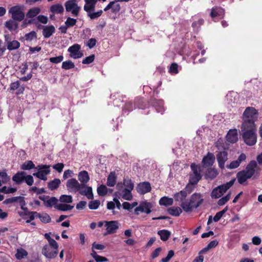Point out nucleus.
<instances>
[{
  "label": "nucleus",
  "instance_id": "1",
  "mask_svg": "<svg viewBox=\"0 0 262 262\" xmlns=\"http://www.w3.org/2000/svg\"><path fill=\"white\" fill-rule=\"evenodd\" d=\"M66 185L69 192L72 193L79 192L81 195L86 196L89 200L94 198L92 188L87 185L80 184L75 178H71L68 180Z\"/></svg>",
  "mask_w": 262,
  "mask_h": 262
},
{
  "label": "nucleus",
  "instance_id": "2",
  "mask_svg": "<svg viewBox=\"0 0 262 262\" xmlns=\"http://www.w3.org/2000/svg\"><path fill=\"white\" fill-rule=\"evenodd\" d=\"M257 163L255 161H251L246 166L245 170L239 171L236 175L238 182L243 184L248 179L253 177V179H257L259 175Z\"/></svg>",
  "mask_w": 262,
  "mask_h": 262
},
{
  "label": "nucleus",
  "instance_id": "3",
  "mask_svg": "<svg viewBox=\"0 0 262 262\" xmlns=\"http://www.w3.org/2000/svg\"><path fill=\"white\" fill-rule=\"evenodd\" d=\"M257 111L252 107H247L243 113V123L242 127L245 128L256 127L255 122L257 120Z\"/></svg>",
  "mask_w": 262,
  "mask_h": 262
},
{
  "label": "nucleus",
  "instance_id": "4",
  "mask_svg": "<svg viewBox=\"0 0 262 262\" xmlns=\"http://www.w3.org/2000/svg\"><path fill=\"white\" fill-rule=\"evenodd\" d=\"M204 199L200 193H194L189 201H185L181 204L183 209L187 212H191L193 208H197L203 203Z\"/></svg>",
  "mask_w": 262,
  "mask_h": 262
},
{
  "label": "nucleus",
  "instance_id": "5",
  "mask_svg": "<svg viewBox=\"0 0 262 262\" xmlns=\"http://www.w3.org/2000/svg\"><path fill=\"white\" fill-rule=\"evenodd\" d=\"M241 129L243 132V139L245 143L249 146L254 145L257 141L256 127H247V128L241 127Z\"/></svg>",
  "mask_w": 262,
  "mask_h": 262
},
{
  "label": "nucleus",
  "instance_id": "6",
  "mask_svg": "<svg viewBox=\"0 0 262 262\" xmlns=\"http://www.w3.org/2000/svg\"><path fill=\"white\" fill-rule=\"evenodd\" d=\"M24 7L21 5H16L11 7L9 10V14L11 15V18L14 20L21 21L25 17L24 12Z\"/></svg>",
  "mask_w": 262,
  "mask_h": 262
},
{
  "label": "nucleus",
  "instance_id": "7",
  "mask_svg": "<svg viewBox=\"0 0 262 262\" xmlns=\"http://www.w3.org/2000/svg\"><path fill=\"white\" fill-rule=\"evenodd\" d=\"M190 167L192 173L190 175L189 182L191 184H196L202 178V168L194 163H192Z\"/></svg>",
  "mask_w": 262,
  "mask_h": 262
},
{
  "label": "nucleus",
  "instance_id": "8",
  "mask_svg": "<svg viewBox=\"0 0 262 262\" xmlns=\"http://www.w3.org/2000/svg\"><path fill=\"white\" fill-rule=\"evenodd\" d=\"M66 11L70 12L73 16H78L81 7L78 6L76 0H68L64 4Z\"/></svg>",
  "mask_w": 262,
  "mask_h": 262
},
{
  "label": "nucleus",
  "instance_id": "9",
  "mask_svg": "<svg viewBox=\"0 0 262 262\" xmlns=\"http://www.w3.org/2000/svg\"><path fill=\"white\" fill-rule=\"evenodd\" d=\"M58 245H46L42 249V253L48 258H53L58 254Z\"/></svg>",
  "mask_w": 262,
  "mask_h": 262
},
{
  "label": "nucleus",
  "instance_id": "10",
  "mask_svg": "<svg viewBox=\"0 0 262 262\" xmlns=\"http://www.w3.org/2000/svg\"><path fill=\"white\" fill-rule=\"evenodd\" d=\"M50 166L47 165H39L36 167L38 169L37 172L34 173L33 175L40 180L46 181L47 175L50 172Z\"/></svg>",
  "mask_w": 262,
  "mask_h": 262
},
{
  "label": "nucleus",
  "instance_id": "11",
  "mask_svg": "<svg viewBox=\"0 0 262 262\" xmlns=\"http://www.w3.org/2000/svg\"><path fill=\"white\" fill-rule=\"evenodd\" d=\"M152 204L147 201L141 202L139 205L136 207L134 209V213L136 215H139V212H144L146 214H149L151 212Z\"/></svg>",
  "mask_w": 262,
  "mask_h": 262
},
{
  "label": "nucleus",
  "instance_id": "12",
  "mask_svg": "<svg viewBox=\"0 0 262 262\" xmlns=\"http://www.w3.org/2000/svg\"><path fill=\"white\" fill-rule=\"evenodd\" d=\"M81 47L76 43L71 46L68 49V52L71 53V57L74 59H77L83 56V54L80 51Z\"/></svg>",
  "mask_w": 262,
  "mask_h": 262
},
{
  "label": "nucleus",
  "instance_id": "13",
  "mask_svg": "<svg viewBox=\"0 0 262 262\" xmlns=\"http://www.w3.org/2000/svg\"><path fill=\"white\" fill-rule=\"evenodd\" d=\"M216 160L219 166L221 169L225 168V163L228 160V153L226 151H220L216 155Z\"/></svg>",
  "mask_w": 262,
  "mask_h": 262
},
{
  "label": "nucleus",
  "instance_id": "14",
  "mask_svg": "<svg viewBox=\"0 0 262 262\" xmlns=\"http://www.w3.org/2000/svg\"><path fill=\"white\" fill-rule=\"evenodd\" d=\"M246 156L245 154H242L239 155L236 160L233 161L229 165H227L226 167L228 169H232L238 167L240 164L246 160Z\"/></svg>",
  "mask_w": 262,
  "mask_h": 262
},
{
  "label": "nucleus",
  "instance_id": "15",
  "mask_svg": "<svg viewBox=\"0 0 262 262\" xmlns=\"http://www.w3.org/2000/svg\"><path fill=\"white\" fill-rule=\"evenodd\" d=\"M137 190L138 192L140 194L146 193L151 190L150 184L146 182L140 183L138 185Z\"/></svg>",
  "mask_w": 262,
  "mask_h": 262
},
{
  "label": "nucleus",
  "instance_id": "16",
  "mask_svg": "<svg viewBox=\"0 0 262 262\" xmlns=\"http://www.w3.org/2000/svg\"><path fill=\"white\" fill-rule=\"evenodd\" d=\"M215 160L214 155L211 152H208L202 160V163L204 167H209L212 166Z\"/></svg>",
  "mask_w": 262,
  "mask_h": 262
},
{
  "label": "nucleus",
  "instance_id": "17",
  "mask_svg": "<svg viewBox=\"0 0 262 262\" xmlns=\"http://www.w3.org/2000/svg\"><path fill=\"white\" fill-rule=\"evenodd\" d=\"M105 227L108 234H112L116 232L118 229V223L117 221L105 222Z\"/></svg>",
  "mask_w": 262,
  "mask_h": 262
},
{
  "label": "nucleus",
  "instance_id": "18",
  "mask_svg": "<svg viewBox=\"0 0 262 262\" xmlns=\"http://www.w3.org/2000/svg\"><path fill=\"white\" fill-rule=\"evenodd\" d=\"M226 140L230 143H234L238 140L236 129H230L226 135Z\"/></svg>",
  "mask_w": 262,
  "mask_h": 262
},
{
  "label": "nucleus",
  "instance_id": "19",
  "mask_svg": "<svg viewBox=\"0 0 262 262\" xmlns=\"http://www.w3.org/2000/svg\"><path fill=\"white\" fill-rule=\"evenodd\" d=\"M18 203L19 206L24 205V197L21 196L12 197L11 198L6 199L3 203L5 204H12L14 203Z\"/></svg>",
  "mask_w": 262,
  "mask_h": 262
},
{
  "label": "nucleus",
  "instance_id": "20",
  "mask_svg": "<svg viewBox=\"0 0 262 262\" xmlns=\"http://www.w3.org/2000/svg\"><path fill=\"white\" fill-rule=\"evenodd\" d=\"M227 140L223 139H219L215 142V147L220 150L222 151L228 150L230 147V144L227 142Z\"/></svg>",
  "mask_w": 262,
  "mask_h": 262
},
{
  "label": "nucleus",
  "instance_id": "21",
  "mask_svg": "<svg viewBox=\"0 0 262 262\" xmlns=\"http://www.w3.org/2000/svg\"><path fill=\"white\" fill-rule=\"evenodd\" d=\"M132 190L124 189L122 192H116L115 194L119 195L124 200L130 201L133 199V195L131 193Z\"/></svg>",
  "mask_w": 262,
  "mask_h": 262
},
{
  "label": "nucleus",
  "instance_id": "22",
  "mask_svg": "<svg viewBox=\"0 0 262 262\" xmlns=\"http://www.w3.org/2000/svg\"><path fill=\"white\" fill-rule=\"evenodd\" d=\"M84 2L85 4L83 9L87 13L95 10L97 0H84Z\"/></svg>",
  "mask_w": 262,
  "mask_h": 262
},
{
  "label": "nucleus",
  "instance_id": "23",
  "mask_svg": "<svg viewBox=\"0 0 262 262\" xmlns=\"http://www.w3.org/2000/svg\"><path fill=\"white\" fill-rule=\"evenodd\" d=\"M26 172L25 171H18L12 177V180L16 184H20L25 181Z\"/></svg>",
  "mask_w": 262,
  "mask_h": 262
},
{
  "label": "nucleus",
  "instance_id": "24",
  "mask_svg": "<svg viewBox=\"0 0 262 262\" xmlns=\"http://www.w3.org/2000/svg\"><path fill=\"white\" fill-rule=\"evenodd\" d=\"M224 14V10L221 7H214L212 8L210 15L212 18L220 17L221 18L223 17Z\"/></svg>",
  "mask_w": 262,
  "mask_h": 262
},
{
  "label": "nucleus",
  "instance_id": "25",
  "mask_svg": "<svg viewBox=\"0 0 262 262\" xmlns=\"http://www.w3.org/2000/svg\"><path fill=\"white\" fill-rule=\"evenodd\" d=\"M78 180L80 182V184H84V185H86V184L90 180V177L89 176L88 172L85 170H83L80 171L78 175Z\"/></svg>",
  "mask_w": 262,
  "mask_h": 262
},
{
  "label": "nucleus",
  "instance_id": "26",
  "mask_svg": "<svg viewBox=\"0 0 262 262\" xmlns=\"http://www.w3.org/2000/svg\"><path fill=\"white\" fill-rule=\"evenodd\" d=\"M55 31V27L52 26H46L42 31V35L45 38H49L50 37Z\"/></svg>",
  "mask_w": 262,
  "mask_h": 262
},
{
  "label": "nucleus",
  "instance_id": "27",
  "mask_svg": "<svg viewBox=\"0 0 262 262\" xmlns=\"http://www.w3.org/2000/svg\"><path fill=\"white\" fill-rule=\"evenodd\" d=\"M50 11L54 14H62L64 11V8L60 4H56L50 7Z\"/></svg>",
  "mask_w": 262,
  "mask_h": 262
},
{
  "label": "nucleus",
  "instance_id": "28",
  "mask_svg": "<svg viewBox=\"0 0 262 262\" xmlns=\"http://www.w3.org/2000/svg\"><path fill=\"white\" fill-rule=\"evenodd\" d=\"M60 183V180L56 178L48 183V187L50 190H54L59 187Z\"/></svg>",
  "mask_w": 262,
  "mask_h": 262
},
{
  "label": "nucleus",
  "instance_id": "29",
  "mask_svg": "<svg viewBox=\"0 0 262 262\" xmlns=\"http://www.w3.org/2000/svg\"><path fill=\"white\" fill-rule=\"evenodd\" d=\"M234 181L235 180H232L225 184L217 187L219 190H220L222 195L228 189H229L233 185Z\"/></svg>",
  "mask_w": 262,
  "mask_h": 262
},
{
  "label": "nucleus",
  "instance_id": "30",
  "mask_svg": "<svg viewBox=\"0 0 262 262\" xmlns=\"http://www.w3.org/2000/svg\"><path fill=\"white\" fill-rule=\"evenodd\" d=\"M13 19H10L5 23V26L9 30L14 31L18 28V24Z\"/></svg>",
  "mask_w": 262,
  "mask_h": 262
},
{
  "label": "nucleus",
  "instance_id": "31",
  "mask_svg": "<svg viewBox=\"0 0 262 262\" xmlns=\"http://www.w3.org/2000/svg\"><path fill=\"white\" fill-rule=\"evenodd\" d=\"M188 193L186 190H181L180 192H178L174 194V198L176 201L184 202L183 201L185 199Z\"/></svg>",
  "mask_w": 262,
  "mask_h": 262
},
{
  "label": "nucleus",
  "instance_id": "32",
  "mask_svg": "<svg viewBox=\"0 0 262 262\" xmlns=\"http://www.w3.org/2000/svg\"><path fill=\"white\" fill-rule=\"evenodd\" d=\"M116 183V176L114 172H111L108 175L107 179V185L110 187H113Z\"/></svg>",
  "mask_w": 262,
  "mask_h": 262
},
{
  "label": "nucleus",
  "instance_id": "33",
  "mask_svg": "<svg viewBox=\"0 0 262 262\" xmlns=\"http://www.w3.org/2000/svg\"><path fill=\"white\" fill-rule=\"evenodd\" d=\"M167 212L172 216H178L182 213V210L179 207H172L167 209Z\"/></svg>",
  "mask_w": 262,
  "mask_h": 262
},
{
  "label": "nucleus",
  "instance_id": "34",
  "mask_svg": "<svg viewBox=\"0 0 262 262\" xmlns=\"http://www.w3.org/2000/svg\"><path fill=\"white\" fill-rule=\"evenodd\" d=\"M40 12V9L38 7H34L28 11L26 16L28 18H33L37 16Z\"/></svg>",
  "mask_w": 262,
  "mask_h": 262
},
{
  "label": "nucleus",
  "instance_id": "35",
  "mask_svg": "<svg viewBox=\"0 0 262 262\" xmlns=\"http://www.w3.org/2000/svg\"><path fill=\"white\" fill-rule=\"evenodd\" d=\"M218 174L217 170L214 168H209L207 169L205 177L206 179H213L215 178Z\"/></svg>",
  "mask_w": 262,
  "mask_h": 262
},
{
  "label": "nucleus",
  "instance_id": "36",
  "mask_svg": "<svg viewBox=\"0 0 262 262\" xmlns=\"http://www.w3.org/2000/svg\"><path fill=\"white\" fill-rule=\"evenodd\" d=\"M19 47L20 43L17 40L7 41V49L10 51L17 49Z\"/></svg>",
  "mask_w": 262,
  "mask_h": 262
},
{
  "label": "nucleus",
  "instance_id": "37",
  "mask_svg": "<svg viewBox=\"0 0 262 262\" xmlns=\"http://www.w3.org/2000/svg\"><path fill=\"white\" fill-rule=\"evenodd\" d=\"M173 202L172 198L164 196L161 198L159 201V204L161 206H168L172 205Z\"/></svg>",
  "mask_w": 262,
  "mask_h": 262
},
{
  "label": "nucleus",
  "instance_id": "38",
  "mask_svg": "<svg viewBox=\"0 0 262 262\" xmlns=\"http://www.w3.org/2000/svg\"><path fill=\"white\" fill-rule=\"evenodd\" d=\"M158 234L160 236L161 240L166 241L170 237L171 233L167 230H162L159 231Z\"/></svg>",
  "mask_w": 262,
  "mask_h": 262
},
{
  "label": "nucleus",
  "instance_id": "39",
  "mask_svg": "<svg viewBox=\"0 0 262 262\" xmlns=\"http://www.w3.org/2000/svg\"><path fill=\"white\" fill-rule=\"evenodd\" d=\"M20 83L19 81H17L11 83L10 89L11 90H15L18 89V92L17 93V94H20L23 93L24 88L23 87L20 88Z\"/></svg>",
  "mask_w": 262,
  "mask_h": 262
},
{
  "label": "nucleus",
  "instance_id": "40",
  "mask_svg": "<svg viewBox=\"0 0 262 262\" xmlns=\"http://www.w3.org/2000/svg\"><path fill=\"white\" fill-rule=\"evenodd\" d=\"M36 216L38 217L40 220L44 223H48L51 222V217L46 213H42L41 214H36Z\"/></svg>",
  "mask_w": 262,
  "mask_h": 262
},
{
  "label": "nucleus",
  "instance_id": "41",
  "mask_svg": "<svg viewBox=\"0 0 262 262\" xmlns=\"http://www.w3.org/2000/svg\"><path fill=\"white\" fill-rule=\"evenodd\" d=\"M34 168L35 165L32 161H27L20 166V168L23 170H30Z\"/></svg>",
  "mask_w": 262,
  "mask_h": 262
},
{
  "label": "nucleus",
  "instance_id": "42",
  "mask_svg": "<svg viewBox=\"0 0 262 262\" xmlns=\"http://www.w3.org/2000/svg\"><path fill=\"white\" fill-rule=\"evenodd\" d=\"M55 208L59 210L65 211L72 210L74 208V206L65 204H59L55 206Z\"/></svg>",
  "mask_w": 262,
  "mask_h": 262
},
{
  "label": "nucleus",
  "instance_id": "43",
  "mask_svg": "<svg viewBox=\"0 0 262 262\" xmlns=\"http://www.w3.org/2000/svg\"><path fill=\"white\" fill-rule=\"evenodd\" d=\"M59 201L61 203H71L73 202V197L71 195H61L59 198Z\"/></svg>",
  "mask_w": 262,
  "mask_h": 262
},
{
  "label": "nucleus",
  "instance_id": "44",
  "mask_svg": "<svg viewBox=\"0 0 262 262\" xmlns=\"http://www.w3.org/2000/svg\"><path fill=\"white\" fill-rule=\"evenodd\" d=\"M57 199L55 197H49L47 201H46L45 206L47 207H52L56 205L57 202Z\"/></svg>",
  "mask_w": 262,
  "mask_h": 262
},
{
  "label": "nucleus",
  "instance_id": "45",
  "mask_svg": "<svg viewBox=\"0 0 262 262\" xmlns=\"http://www.w3.org/2000/svg\"><path fill=\"white\" fill-rule=\"evenodd\" d=\"M62 68L64 70H70L75 67V64L71 60L63 61L62 63Z\"/></svg>",
  "mask_w": 262,
  "mask_h": 262
},
{
  "label": "nucleus",
  "instance_id": "46",
  "mask_svg": "<svg viewBox=\"0 0 262 262\" xmlns=\"http://www.w3.org/2000/svg\"><path fill=\"white\" fill-rule=\"evenodd\" d=\"M103 11L102 10H100L97 12H93V11H90L88 13V16L91 19H95L99 17L102 14Z\"/></svg>",
  "mask_w": 262,
  "mask_h": 262
},
{
  "label": "nucleus",
  "instance_id": "47",
  "mask_svg": "<svg viewBox=\"0 0 262 262\" xmlns=\"http://www.w3.org/2000/svg\"><path fill=\"white\" fill-rule=\"evenodd\" d=\"M228 210V207H226L223 210H222L221 211H219L216 213L214 217L213 218V220L215 222H217L220 220L221 219V217L223 216V215L226 213V212Z\"/></svg>",
  "mask_w": 262,
  "mask_h": 262
},
{
  "label": "nucleus",
  "instance_id": "48",
  "mask_svg": "<svg viewBox=\"0 0 262 262\" xmlns=\"http://www.w3.org/2000/svg\"><path fill=\"white\" fill-rule=\"evenodd\" d=\"M97 191L100 196H104L107 193V188L106 186L101 185L97 188Z\"/></svg>",
  "mask_w": 262,
  "mask_h": 262
},
{
  "label": "nucleus",
  "instance_id": "49",
  "mask_svg": "<svg viewBox=\"0 0 262 262\" xmlns=\"http://www.w3.org/2000/svg\"><path fill=\"white\" fill-rule=\"evenodd\" d=\"M123 183L124 185L125 189L133 190L134 187V184L130 179H124Z\"/></svg>",
  "mask_w": 262,
  "mask_h": 262
},
{
  "label": "nucleus",
  "instance_id": "50",
  "mask_svg": "<svg viewBox=\"0 0 262 262\" xmlns=\"http://www.w3.org/2000/svg\"><path fill=\"white\" fill-rule=\"evenodd\" d=\"M28 254L27 252L23 249H18L15 255L16 257L18 259H21Z\"/></svg>",
  "mask_w": 262,
  "mask_h": 262
},
{
  "label": "nucleus",
  "instance_id": "51",
  "mask_svg": "<svg viewBox=\"0 0 262 262\" xmlns=\"http://www.w3.org/2000/svg\"><path fill=\"white\" fill-rule=\"evenodd\" d=\"M100 204V202L99 200L90 201L89 203V208L92 210L97 209L99 207Z\"/></svg>",
  "mask_w": 262,
  "mask_h": 262
},
{
  "label": "nucleus",
  "instance_id": "52",
  "mask_svg": "<svg viewBox=\"0 0 262 262\" xmlns=\"http://www.w3.org/2000/svg\"><path fill=\"white\" fill-rule=\"evenodd\" d=\"M37 37V34L35 31H32L26 34L25 35V38L27 41H31L34 38H36Z\"/></svg>",
  "mask_w": 262,
  "mask_h": 262
},
{
  "label": "nucleus",
  "instance_id": "53",
  "mask_svg": "<svg viewBox=\"0 0 262 262\" xmlns=\"http://www.w3.org/2000/svg\"><path fill=\"white\" fill-rule=\"evenodd\" d=\"M76 22L77 20L76 19L68 17L64 24L68 28H70L75 25Z\"/></svg>",
  "mask_w": 262,
  "mask_h": 262
},
{
  "label": "nucleus",
  "instance_id": "54",
  "mask_svg": "<svg viewBox=\"0 0 262 262\" xmlns=\"http://www.w3.org/2000/svg\"><path fill=\"white\" fill-rule=\"evenodd\" d=\"M230 199V193H228L226 196L220 199L218 202L217 204L219 206H223L226 202H227Z\"/></svg>",
  "mask_w": 262,
  "mask_h": 262
},
{
  "label": "nucleus",
  "instance_id": "55",
  "mask_svg": "<svg viewBox=\"0 0 262 262\" xmlns=\"http://www.w3.org/2000/svg\"><path fill=\"white\" fill-rule=\"evenodd\" d=\"M211 196L212 198L217 199L222 196V195L220 190H219V189L216 187L212 191Z\"/></svg>",
  "mask_w": 262,
  "mask_h": 262
},
{
  "label": "nucleus",
  "instance_id": "56",
  "mask_svg": "<svg viewBox=\"0 0 262 262\" xmlns=\"http://www.w3.org/2000/svg\"><path fill=\"white\" fill-rule=\"evenodd\" d=\"M63 59V56L62 55H60L57 57H51L49 58V60L51 62L53 63H59L61 62Z\"/></svg>",
  "mask_w": 262,
  "mask_h": 262
},
{
  "label": "nucleus",
  "instance_id": "57",
  "mask_svg": "<svg viewBox=\"0 0 262 262\" xmlns=\"http://www.w3.org/2000/svg\"><path fill=\"white\" fill-rule=\"evenodd\" d=\"M0 177L2 178V182L4 184L7 183L10 180V178L6 172H0Z\"/></svg>",
  "mask_w": 262,
  "mask_h": 262
},
{
  "label": "nucleus",
  "instance_id": "58",
  "mask_svg": "<svg viewBox=\"0 0 262 262\" xmlns=\"http://www.w3.org/2000/svg\"><path fill=\"white\" fill-rule=\"evenodd\" d=\"M94 59L95 55L93 54L83 59L82 62L83 64H90L94 61Z\"/></svg>",
  "mask_w": 262,
  "mask_h": 262
},
{
  "label": "nucleus",
  "instance_id": "59",
  "mask_svg": "<svg viewBox=\"0 0 262 262\" xmlns=\"http://www.w3.org/2000/svg\"><path fill=\"white\" fill-rule=\"evenodd\" d=\"M24 181L28 185L32 186L34 183V179L31 175H25Z\"/></svg>",
  "mask_w": 262,
  "mask_h": 262
},
{
  "label": "nucleus",
  "instance_id": "60",
  "mask_svg": "<svg viewBox=\"0 0 262 262\" xmlns=\"http://www.w3.org/2000/svg\"><path fill=\"white\" fill-rule=\"evenodd\" d=\"M45 237L49 242L48 245H56L58 244L52 238L50 237V233H45L44 235Z\"/></svg>",
  "mask_w": 262,
  "mask_h": 262
},
{
  "label": "nucleus",
  "instance_id": "61",
  "mask_svg": "<svg viewBox=\"0 0 262 262\" xmlns=\"http://www.w3.org/2000/svg\"><path fill=\"white\" fill-rule=\"evenodd\" d=\"M174 251L173 250L169 251L167 256L162 259V262H168L169 260L173 256Z\"/></svg>",
  "mask_w": 262,
  "mask_h": 262
},
{
  "label": "nucleus",
  "instance_id": "62",
  "mask_svg": "<svg viewBox=\"0 0 262 262\" xmlns=\"http://www.w3.org/2000/svg\"><path fill=\"white\" fill-rule=\"evenodd\" d=\"M64 167V164L62 163H58L53 166V168L56 170L58 172H61Z\"/></svg>",
  "mask_w": 262,
  "mask_h": 262
},
{
  "label": "nucleus",
  "instance_id": "63",
  "mask_svg": "<svg viewBox=\"0 0 262 262\" xmlns=\"http://www.w3.org/2000/svg\"><path fill=\"white\" fill-rule=\"evenodd\" d=\"M178 64L176 63H173L171 64L169 72L171 73L177 74L178 73Z\"/></svg>",
  "mask_w": 262,
  "mask_h": 262
},
{
  "label": "nucleus",
  "instance_id": "64",
  "mask_svg": "<svg viewBox=\"0 0 262 262\" xmlns=\"http://www.w3.org/2000/svg\"><path fill=\"white\" fill-rule=\"evenodd\" d=\"M37 19L38 20V21H39L42 24H47L48 22V17L47 16H45L42 15H38L37 17Z\"/></svg>",
  "mask_w": 262,
  "mask_h": 262
}]
</instances>
